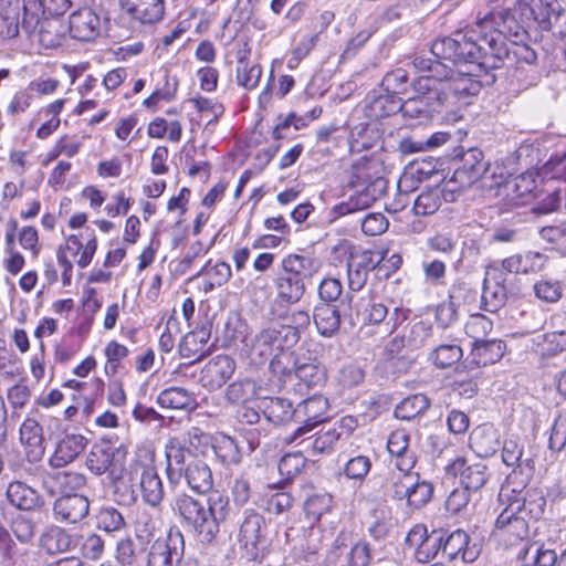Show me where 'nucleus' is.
Segmentation results:
<instances>
[{
  "mask_svg": "<svg viewBox=\"0 0 566 566\" xmlns=\"http://www.w3.org/2000/svg\"><path fill=\"white\" fill-rule=\"evenodd\" d=\"M124 11L142 23H154L164 14L163 0H120Z\"/></svg>",
  "mask_w": 566,
  "mask_h": 566,
  "instance_id": "nucleus-26",
  "label": "nucleus"
},
{
  "mask_svg": "<svg viewBox=\"0 0 566 566\" xmlns=\"http://www.w3.org/2000/svg\"><path fill=\"white\" fill-rule=\"evenodd\" d=\"M102 29L99 15L91 8H81L69 17L67 31L71 38L88 42L95 40Z\"/></svg>",
  "mask_w": 566,
  "mask_h": 566,
  "instance_id": "nucleus-16",
  "label": "nucleus"
},
{
  "mask_svg": "<svg viewBox=\"0 0 566 566\" xmlns=\"http://www.w3.org/2000/svg\"><path fill=\"white\" fill-rule=\"evenodd\" d=\"M277 295L286 303H296L305 292V283L283 274L276 281Z\"/></svg>",
  "mask_w": 566,
  "mask_h": 566,
  "instance_id": "nucleus-48",
  "label": "nucleus"
},
{
  "mask_svg": "<svg viewBox=\"0 0 566 566\" xmlns=\"http://www.w3.org/2000/svg\"><path fill=\"white\" fill-rule=\"evenodd\" d=\"M327 409L328 401L321 395H314L300 402L296 407L297 419L304 421L305 426L298 427L286 441L289 443L293 442L312 427L324 421L326 419Z\"/></svg>",
  "mask_w": 566,
  "mask_h": 566,
  "instance_id": "nucleus-18",
  "label": "nucleus"
},
{
  "mask_svg": "<svg viewBox=\"0 0 566 566\" xmlns=\"http://www.w3.org/2000/svg\"><path fill=\"white\" fill-rule=\"evenodd\" d=\"M20 441L25 449L27 459L39 462L45 451L42 426L32 418H27L20 428Z\"/></svg>",
  "mask_w": 566,
  "mask_h": 566,
  "instance_id": "nucleus-24",
  "label": "nucleus"
},
{
  "mask_svg": "<svg viewBox=\"0 0 566 566\" xmlns=\"http://www.w3.org/2000/svg\"><path fill=\"white\" fill-rule=\"evenodd\" d=\"M412 64L420 73H428L437 82V86L443 87L446 95L444 106L450 104L451 97L468 96L478 90V83L469 77H453V70L441 61L431 57L416 56Z\"/></svg>",
  "mask_w": 566,
  "mask_h": 566,
  "instance_id": "nucleus-5",
  "label": "nucleus"
},
{
  "mask_svg": "<svg viewBox=\"0 0 566 566\" xmlns=\"http://www.w3.org/2000/svg\"><path fill=\"white\" fill-rule=\"evenodd\" d=\"M533 290L538 300L548 304L557 303L563 296V286L557 280H539L534 284Z\"/></svg>",
  "mask_w": 566,
  "mask_h": 566,
  "instance_id": "nucleus-54",
  "label": "nucleus"
},
{
  "mask_svg": "<svg viewBox=\"0 0 566 566\" xmlns=\"http://www.w3.org/2000/svg\"><path fill=\"white\" fill-rule=\"evenodd\" d=\"M491 7V10L482 14L478 13L476 28L492 27L496 24L501 27L515 23L516 30L514 35L517 38L521 32L526 29L539 28L544 31H553L562 38L566 36V10L563 9L558 0H516L514 8L503 13L499 9L505 0H484Z\"/></svg>",
  "mask_w": 566,
  "mask_h": 566,
  "instance_id": "nucleus-1",
  "label": "nucleus"
},
{
  "mask_svg": "<svg viewBox=\"0 0 566 566\" xmlns=\"http://www.w3.org/2000/svg\"><path fill=\"white\" fill-rule=\"evenodd\" d=\"M214 455L223 465L237 464L240 453L234 440L223 433H214Z\"/></svg>",
  "mask_w": 566,
  "mask_h": 566,
  "instance_id": "nucleus-46",
  "label": "nucleus"
},
{
  "mask_svg": "<svg viewBox=\"0 0 566 566\" xmlns=\"http://www.w3.org/2000/svg\"><path fill=\"white\" fill-rule=\"evenodd\" d=\"M436 83L428 73H423L413 82L416 95L401 102V113L405 118L423 124L444 107L443 87L437 86Z\"/></svg>",
  "mask_w": 566,
  "mask_h": 566,
  "instance_id": "nucleus-4",
  "label": "nucleus"
},
{
  "mask_svg": "<svg viewBox=\"0 0 566 566\" xmlns=\"http://www.w3.org/2000/svg\"><path fill=\"white\" fill-rule=\"evenodd\" d=\"M212 332V321L207 318L200 327L185 335L179 344V353L184 358L198 361L210 354L212 344L208 345Z\"/></svg>",
  "mask_w": 566,
  "mask_h": 566,
  "instance_id": "nucleus-17",
  "label": "nucleus"
},
{
  "mask_svg": "<svg viewBox=\"0 0 566 566\" xmlns=\"http://www.w3.org/2000/svg\"><path fill=\"white\" fill-rule=\"evenodd\" d=\"M492 328V321L480 313L472 314L464 326L465 334L473 339L472 343L484 340Z\"/></svg>",
  "mask_w": 566,
  "mask_h": 566,
  "instance_id": "nucleus-53",
  "label": "nucleus"
},
{
  "mask_svg": "<svg viewBox=\"0 0 566 566\" xmlns=\"http://www.w3.org/2000/svg\"><path fill=\"white\" fill-rule=\"evenodd\" d=\"M305 465V458L300 453L285 454L279 462L277 469L282 476L290 480L301 472Z\"/></svg>",
  "mask_w": 566,
  "mask_h": 566,
  "instance_id": "nucleus-63",
  "label": "nucleus"
},
{
  "mask_svg": "<svg viewBox=\"0 0 566 566\" xmlns=\"http://www.w3.org/2000/svg\"><path fill=\"white\" fill-rule=\"evenodd\" d=\"M548 262V256L542 252L527 250L524 252L512 254L502 260L501 270L515 275H530L542 272Z\"/></svg>",
  "mask_w": 566,
  "mask_h": 566,
  "instance_id": "nucleus-15",
  "label": "nucleus"
},
{
  "mask_svg": "<svg viewBox=\"0 0 566 566\" xmlns=\"http://www.w3.org/2000/svg\"><path fill=\"white\" fill-rule=\"evenodd\" d=\"M186 478L192 491L203 495L202 500H196L187 495L177 499L176 507L180 515L201 537V542L212 541V471L202 461H196L186 470Z\"/></svg>",
  "mask_w": 566,
  "mask_h": 566,
  "instance_id": "nucleus-2",
  "label": "nucleus"
},
{
  "mask_svg": "<svg viewBox=\"0 0 566 566\" xmlns=\"http://www.w3.org/2000/svg\"><path fill=\"white\" fill-rule=\"evenodd\" d=\"M245 53V50H240L237 54V80L239 85L247 90H252L258 85L262 70L260 65L251 64L247 60Z\"/></svg>",
  "mask_w": 566,
  "mask_h": 566,
  "instance_id": "nucleus-38",
  "label": "nucleus"
},
{
  "mask_svg": "<svg viewBox=\"0 0 566 566\" xmlns=\"http://www.w3.org/2000/svg\"><path fill=\"white\" fill-rule=\"evenodd\" d=\"M416 475L417 473L412 470L391 473L389 480L386 483V491L392 499L399 501L406 500L407 496L410 495L409 491L413 485L412 482L415 481Z\"/></svg>",
  "mask_w": 566,
  "mask_h": 566,
  "instance_id": "nucleus-43",
  "label": "nucleus"
},
{
  "mask_svg": "<svg viewBox=\"0 0 566 566\" xmlns=\"http://www.w3.org/2000/svg\"><path fill=\"white\" fill-rule=\"evenodd\" d=\"M450 475L458 476L463 488L479 491L488 482L490 472L483 461L457 458L447 467Z\"/></svg>",
  "mask_w": 566,
  "mask_h": 566,
  "instance_id": "nucleus-14",
  "label": "nucleus"
},
{
  "mask_svg": "<svg viewBox=\"0 0 566 566\" xmlns=\"http://www.w3.org/2000/svg\"><path fill=\"white\" fill-rule=\"evenodd\" d=\"M296 364V357L292 352L282 350L272 358L270 370L282 380L290 377L292 373L295 374Z\"/></svg>",
  "mask_w": 566,
  "mask_h": 566,
  "instance_id": "nucleus-56",
  "label": "nucleus"
},
{
  "mask_svg": "<svg viewBox=\"0 0 566 566\" xmlns=\"http://www.w3.org/2000/svg\"><path fill=\"white\" fill-rule=\"evenodd\" d=\"M184 552V538L180 532L169 531L165 537L151 543L147 553V566H174Z\"/></svg>",
  "mask_w": 566,
  "mask_h": 566,
  "instance_id": "nucleus-12",
  "label": "nucleus"
},
{
  "mask_svg": "<svg viewBox=\"0 0 566 566\" xmlns=\"http://www.w3.org/2000/svg\"><path fill=\"white\" fill-rule=\"evenodd\" d=\"M470 447L481 458L493 455L500 447L499 431L490 424L479 426L470 436Z\"/></svg>",
  "mask_w": 566,
  "mask_h": 566,
  "instance_id": "nucleus-27",
  "label": "nucleus"
},
{
  "mask_svg": "<svg viewBox=\"0 0 566 566\" xmlns=\"http://www.w3.org/2000/svg\"><path fill=\"white\" fill-rule=\"evenodd\" d=\"M361 321L365 325H378L384 323L385 318L389 315L388 307L376 301H369L363 308Z\"/></svg>",
  "mask_w": 566,
  "mask_h": 566,
  "instance_id": "nucleus-64",
  "label": "nucleus"
},
{
  "mask_svg": "<svg viewBox=\"0 0 566 566\" xmlns=\"http://www.w3.org/2000/svg\"><path fill=\"white\" fill-rule=\"evenodd\" d=\"M157 402L161 408L181 410L191 407L192 397L181 387H170L158 395Z\"/></svg>",
  "mask_w": 566,
  "mask_h": 566,
  "instance_id": "nucleus-44",
  "label": "nucleus"
},
{
  "mask_svg": "<svg viewBox=\"0 0 566 566\" xmlns=\"http://www.w3.org/2000/svg\"><path fill=\"white\" fill-rule=\"evenodd\" d=\"M478 556L479 548L475 545L470 546V537L464 531L455 530L451 533L443 531L442 558L472 563Z\"/></svg>",
  "mask_w": 566,
  "mask_h": 566,
  "instance_id": "nucleus-19",
  "label": "nucleus"
},
{
  "mask_svg": "<svg viewBox=\"0 0 566 566\" xmlns=\"http://www.w3.org/2000/svg\"><path fill=\"white\" fill-rule=\"evenodd\" d=\"M370 116L375 118L388 117L398 111L401 112V101L398 96L386 94L373 99L369 105Z\"/></svg>",
  "mask_w": 566,
  "mask_h": 566,
  "instance_id": "nucleus-49",
  "label": "nucleus"
},
{
  "mask_svg": "<svg viewBox=\"0 0 566 566\" xmlns=\"http://www.w3.org/2000/svg\"><path fill=\"white\" fill-rule=\"evenodd\" d=\"M412 484L409 491L410 495L406 499L407 505L415 510L421 509L432 499L434 490L433 484L422 480L419 473H417Z\"/></svg>",
  "mask_w": 566,
  "mask_h": 566,
  "instance_id": "nucleus-47",
  "label": "nucleus"
},
{
  "mask_svg": "<svg viewBox=\"0 0 566 566\" xmlns=\"http://www.w3.org/2000/svg\"><path fill=\"white\" fill-rule=\"evenodd\" d=\"M506 345L501 339H484L472 343V364L478 367L497 363L505 353Z\"/></svg>",
  "mask_w": 566,
  "mask_h": 566,
  "instance_id": "nucleus-28",
  "label": "nucleus"
},
{
  "mask_svg": "<svg viewBox=\"0 0 566 566\" xmlns=\"http://www.w3.org/2000/svg\"><path fill=\"white\" fill-rule=\"evenodd\" d=\"M533 343L542 355L555 356L566 350V331L539 334Z\"/></svg>",
  "mask_w": 566,
  "mask_h": 566,
  "instance_id": "nucleus-41",
  "label": "nucleus"
},
{
  "mask_svg": "<svg viewBox=\"0 0 566 566\" xmlns=\"http://www.w3.org/2000/svg\"><path fill=\"white\" fill-rule=\"evenodd\" d=\"M284 274L305 283L316 271L313 259L298 254H290L282 261Z\"/></svg>",
  "mask_w": 566,
  "mask_h": 566,
  "instance_id": "nucleus-34",
  "label": "nucleus"
},
{
  "mask_svg": "<svg viewBox=\"0 0 566 566\" xmlns=\"http://www.w3.org/2000/svg\"><path fill=\"white\" fill-rule=\"evenodd\" d=\"M513 505H518V512L533 520H538L544 513V506L546 504L545 499L542 495L534 494L530 499H515L511 502Z\"/></svg>",
  "mask_w": 566,
  "mask_h": 566,
  "instance_id": "nucleus-60",
  "label": "nucleus"
},
{
  "mask_svg": "<svg viewBox=\"0 0 566 566\" xmlns=\"http://www.w3.org/2000/svg\"><path fill=\"white\" fill-rule=\"evenodd\" d=\"M507 66L518 65L522 63L532 64L537 59L535 51L524 43L507 41Z\"/></svg>",
  "mask_w": 566,
  "mask_h": 566,
  "instance_id": "nucleus-58",
  "label": "nucleus"
},
{
  "mask_svg": "<svg viewBox=\"0 0 566 566\" xmlns=\"http://www.w3.org/2000/svg\"><path fill=\"white\" fill-rule=\"evenodd\" d=\"M167 460V474L174 481L181 476L185 471L186 449L179 443L177 439H170L165 448Z\"/></svg>",
  "mask_w": 566,
  "mask_h": 566,
  "instance_id": "nucleus-40",
  "label": "nucleus"
},
{
  "mask_svg": "<svg viewBox=\"0 0 566 566\" xmlns=\"http://www.w3.org/2000/svg\"><path fill=\"white\" fill-rule=\"evenodd\" d=\"M140 492L144 502L151 506H157L163 500V483L153 468L144 469L140 478Z\"/></svg>",
  "mask_w": 566,
  "mask_h": 566,
  "instance_id": "nucleus-35",
  "label": "nucleus"
},
{
  "mask_svg": "<svg viewBox=\"0 0 566 566\" xmlns=\"http://www.w3.org/2000/svg\"><path fill=\"white\" fill-rule=\"evenodd\" d=\"M332 496L328 494H314L304 503V512L308 520L317 522L331 510Z\"/></svg>",
  "mask_w": 566,
  "mask_h": 566,
  "instance_id": "nucleus-57",
  "label": "nucleus"
},
{
  "mask_svg": "<svg viewBox=\"0 0 566 566\" xmlns=\"http://www.w3.org/2000/svg\"><path fill=\"white\" fill-rule=\"evenodd\" d=\"M521 566H566V549L560 555L543 544L533 543L526 545L517 555Z\"/></svg>",
  "mask_w": 566,
  "mask_h": 566,
  "instance_id": "nucleus-25",
  "label": "nucleus"
},
{
  "mask_svg": "<svg viewBox=\"0 0 566 566\" xmlns=\"http://www.w3.org/2000/svg\"><path fill=\"white\" fill-rule=\"evenodd\" d=\"M431 176V170H424L419 166H410L400 176L397 190L403 193H411L418 189L419 184L423 179H428Z\"/></svg>",
  "mask_w": 566,
  "mask_h": 566,
  "instance_id": "nucleus-50",
  "label": "nucleus"
},
{
  "mask_svg": "<svg viewBox=\"0 0 566 566\" xmlns=\"http://www.w3.org/2000/svg\"><path fill=\"white\" fill-rule=\"evenodd\" d=\"M523 446L518 444L515 440L507 439L503 443L502 460L507 467L532 469L533 461L531 459H522Z\"/></svg>",
  "mask_w": 566,
  "mask_h": 566,
  "instance_id": "nucleus-51",
  "label": "nucleus"
},
{
  "mask_svg": "<svg viewBox=\"0 0 566 566\" xmlns=\"http://www.w3.org/2000/svg\"><path fill=\"white\" fill-rule=\"evenodd\" d=\"M489 27H484L480 29V42L479 46L482 49L479 50L478 55H481L476 59V65L484 70H495L506 65L509 49H507V39L505 36V32H511L514 34L516 27L512 25H502L486 31Z\"/></svg>",
  "mask_w": 566,
  "mask_h": 566,
  "instance_id": "nucleus-7",
  "label": "nucleus"
},
{
  "mask_svg": "<svg viewBox=\"0 0 566 566\" xmlns=\"http://www.w3.org/2000/svg\"><path fill=\"white\" fill-rule=\"evenodd\" d=\"M263 523L264 520L260 514L251 513L245 516L241 524L240 541L247 549L251 548L249 556L253 559L258 556L255 551L260 542Z\"/></svg>",
  "mask_w": 566,
  "mask_h": 566,
  "instance_id": "nucleus-32",
  "label": "nucleus"
},
{
  "mask_svg": "<svg viewBox=\"0 0 566 566\" xmlns=\"http://www.w3.org/2000/svg\"><path fill=\"white\" fill-rule=\"evenodd\" d=\"M410 434L405 429L392 431L387 440V450L394 458L398 471L412 470L417 462L415 452L409 448Z\"/></svg>",
  "mask_w": 566,
  "mask_h": 566,
  "instance_id": "nucleus-23",
  "label": "nucleus"
},
{
  "mask_svg": "<svg viewBox=\"0 0 566 566\" xmlns=\"http://www.w3.org/2000/svg\"><path fill=\"white\" fill-rule=\"evenodd\" d=\"M429 406L430 401L424 395H411L397 405L395 416L401 420H412L422 415Z\"/></svg>",
  "mask_w": 566,
  "mask_h": 566,
  "instance_id": "nucleus-42",
  "label": "nucleus"
},
{
  "mask_svg": "<svg viewBox=\"0 0 566 566\" xmlns=\"http://www.w3.org/2000/svg\"><path fill=\"white\" fill-rule=\"evenodd\" d=\"M509 276L499 266H490L483 281L482 303L488 312L495 313L507 301Z\"/></svg>",
  "mask_w": 566,
  "mask_h": 566,
  "instance_id": "nucleus-13",
  "label": "nucleus"
},
{
  "mask_svg": "<svg viewBox=\"0 0 566 566\" xmlns=\"http://www.w3.org/2000/svg\"><path fill=\"white\" fill-rule=\"evenodd\" d=\"M442 195L444 200H454L453 193L440 189H429L421 192L413 202V212L417 216H429L434 213L442 203Z\"/></svg>",
  "mask_w": 566,
  "mask_h": 566,
  "instance_id": "nucleus-33",
  "label": "nucleus"
},
{
  "mask_svg": "<svg viewBox=\"0 0 566 566\" xmlns=\"http://www.w3.org/2000/svg\"><path fill=\"white\" fill-rule=\"evenodd\" d=\"M295 376L305 386L315 387L325 380V370L313 363L296 364Z\"/></svg>",
  "mask_w": 566,
  "mask_h": 566,
  "instance_id": "nucleus-59",
  "label": "nucleus"
},
{
  "mask_svg": "<svg viewBox=\"0 0 566 566\" xmlns=\"http://www.w3.org/2000/svg\"><path fill=\"white\" fill-rule=\"evenodd\" d=\"M87 439L80 433H66L55 444L49 465L61 469L72 463L86 448Z\"/></svg>",
  "mask_w": 566,
  "mask_h": 566,
  "instance_id": "nucleus-22",
  "label": "nucleus"
},
{
  "mask_svg": "<svg viewBox=\"0 0 566 566\" xmlns=\"http://www.w3.org/2000/svg\"><path fill=\"white\" fill-rule=\"evenodd\" d=\"M96 524L99 530L113 533L124 527L125 520L120 512L115 507L104 506L96 515Z\"/></svg>",
  "mask_w": 566,
  "mask_h": 566,
  "instance_id": "nucleus-55",
  "label": "nucleus"
},
{
  "mask_svg": "<svg viewBox=\"0 0 566 566\" xmlns=\"http://www.w3.org/2000/svg\"><path fill=\"white\" fill-rule=\"evenodd\" d=\"M265 418L274 424H284L294 417L297 419L296 408L285 398L272 397L262 401Z\"/></svg>",
  "mask_w": 566,
  "mask_h": 566,
  "instance_id": "nucleus-30",
  "label": "nucleus"
},
{
  "mask_svg": "<svg viewBox=\"0 0 566 566\" xmlns=\"http://www.w3.org/2000/svg\"><path fill=\"white\" fill-rule=\"evenodd\" d=\"M40 543L49 554H59L69 551L73 541L63 528L52 526L41 536Z\"/></svg>",
  "mask_w": 566,
  "mask_h": 566,
  "instance_id": "nucleus-39",
  "label": "nucleus"
},
{
  "mask_svg": "<svg viewBox=\"0 0 566 566\" xmlns=\"http://www.w3.org/2000/svg\"><path fill=\"white\" fill-rule=\"evenodd\" d=\"M518 510V505L510 503L495 521L492 535L505 547L515 546L528 538V521Z\"/></svg>",
  "mask_w": 566,
  "mask_h": 566,
  "instance_id": "nucleus-8",
  "label": "nucleus"
},
{
  "mask_svg": "<svg viewBox=\"0 0 566 566\" xmlns=\"http://www.w3.org/2000/svg\"><path fill=\"white\" fill-rule=\"evenodd\" d=\"M349 180L355 193L346 203L347 212L370 207L385 195L388 186L380 161L367 157H360L352 165Z\"/></svg>",
  "mask_w": 566,
  "mask_h": 566,
  "instance_id": "nucleus-3",
  "label": "nucleus"
},
{
  "mask_svg": "<svg viewBox=\"0 0 566 566\" xmlns=\"http://www.w3.org/2000/svg\"><path fill=\"white\" fill-rule=\"evenodd\" d=\"M462 348L455 344H442L437 346L429 355L430 361L439 369H446L462 358Z\"/></svg>",
  "mask_w": 566,
  "mask_h": 566,
  "instance_id": "nucleus-45",
  "label": "nucleus"
},
{
  "mask_svg": "<svg viewBox=\"0 0 566 566\" xmlns=\"http://www.w3.org/2000/svg\"><path fill=\"white\" fill-rule=\"evenodd\" d=\"M90 511L88 499L78 493L65 494L55 500L53 514L56 521L75 524Z\"/></svg>",
  "mask_w": 566,
  "mask_h": 566,
  "instance_id": "nucleus-21",
  "label": "nucleus"
},
{
  "mask_svg": "<svg viewBox=\"0 0 566 566\" xmlns=\"http://www.w3.org/2000/svg\"><path fill=\"white\" fill-rule=\"evenodd\" d=\"M8 501L19 510L31 511L41 506V496L23 482H11L7 489Z\"/></svg>",
  "mask_w": 566,
  "mask_h": 566,
  "instance_id": "nucleus-29",
  "label": "nucleus"
},
{
  "mask_svg": "<svg viewBox=\"0 0 566 566\" xmlns=\"http://www.w3.org/2000/svg\"><path fill=\"white\" fill-rule=\"evenodd\" d=\"M352 302V295L346 294L338 305L328 303L316 304L313 311V319L317 332L324 337H333L338 333L342 321L348 322L353 326L355 322L350 313Z\"/></svg>",
  "mask_w": 566,
  "mask_h": 566,
  "instance_id": "nucleus-9",
  "label": "nucleus"
},
{
  "mask_svg": "<svg viewBox=\"0 0 566 566\" xmlns=\"http://www.w3.org/2000/svg\"><path fill=\"white\" fill-rule=\"evenodd\" d=\"M443 531L434 530L415 554L420 563H427L430 559L442 557Z\"/></svg>",
  "mask_w": 566,
  "mask_h": 566,
  "instance_id": "nucleus-52",
  "label": "nucleus"
},
{
  "mask_svg": "<svg viewBox=\"0 0 566 566\" xmlns=\"http://www.w3.org/2000/svg\"><path fill=\"white\" fill-rule=\"evenodd\" d=\"M539 238L562 255H566V219L554 221L538 230Z\"/></svg>",
  "mask_w": 566,
  "mask_h": 566,
  "instance_id": "nucleus-37",
  "label": "nucleus"
},
{
  "mask_svg": "<svg viewBox=\"0 0 566 566\" xmlns=\"http://www.w3.org/2000/svg\"><path fill=\"white\" fill-rule=\"evenodd\" d=\"M407 82V71L403 69H397L384 76L381 85L388 94L397 96L406 91Z\"/></svg>",
  "mask_w": 566,
  "mask_h": 566,
  "instance_id": "nucleus-62",
  "label": "nucleus"
},
{
  "mask_svg": "<svg viewBox=\"0 0 566 566\" xmlns=\"http://www.w3.org/2000/svg\"><path fill=\"white\" fill-rule=\"evenodd\" d=\"M373 269L374 264L368 255L350 256L347 262V281L349 290L353 292L360 291L367 282L369 271Z\"/></svg>",
  "mask_w": 566,
  "mask_h": 566,
  "instance_id": "nucleus-31",
  "label": "nucleus"
},
{
  "mask_svg": "<svg viewBox=\"0 0 566 566\" xmlns=\"http://www.w3.org/2000/svg\"><path fill=\"white\" fill-rule=\"evenodd\" d=\"M22 29L44 49L60 46L66 35L67 28L59 17L44 18L42 20L32 17H23Z\"/></svg>",
  "mask_w": 566,
  "mask_h": 566,
  "instance_id": "nucleus-11",
  "label": "nucleus"
},
{
  "mask_svg": "<svg viewBox=\"0 0 566 566\" xmlns=\"http://www.w3.org/2000/svg\"><path fill=\"white\" fill-rule=\"evenodd\" d=\"M549 449L553 451H562L566 446V412H559L555 418L551 428L548 439Z\"/></svg>",
  "mask_w": 566,
  "mask_h": 566,
  "instance_id": "nucleus-61",
  "label": "nucleus"
},
{
  "mask_svg": "<svg viewBox=\"0 0 566 566\" xmlns=\"http://www.w3.org/2000/svg\"><path fill=\"white\" fill-rule=\"evenodd\" d=\"M480 42V29L465 33L457 32L454 36L437 39L431 45L433 61H448L453 65L458 63L476 64Z\"/></svg>",
  "mask_w": 566,
  "mask_h": 566,
  "instance_id": "nucleus-6",
  "label": "nucleus"
},
{
  "mask_svg": "<svg viewBox=\"0 0 566 566\" xmlns=\"http://www.w3.org/2000/svg\"><path fill=\"white\" fill-rule=\"evenodd\" d=\"M486 166L481 149H468L463 153L461 165L455 169L453 177L444 181V191L455 193L472 186L485 174Z\"/></svg>",
  "mask_w": 566,
  "mask_h": 566,
  "instance_id": "nucleus-10",
  "label": "nucleus"
},
{
  "mask_svg": "<svg viewBox=\"0 0 566 566\" xmlns=\"http://www.w3.org/2000/svg\"><path fill=\"white\" fill-rule=\"evenodd\" d=\"M86 484V476L72 470H57L49 472L43 478V488L54 496L77 493Z\"/></svg>",
  "mask_w": 566,
  "mask_h": 566,
  "instance_id": "nucleus-20",
  "label": "nucleus"
},
{
  "mask_svg": "<svg viewBox=\"0 0 566 566\" xmlns=\"http://www.w3.org/2000/svg\"><path fill=\"white\" fill-rule=\"evenodd\" d=\"M113 448L95 443L86 457L85 464L92 473L101 475L109 470L113 464Z\"/></svg>",
  "mask_w": 566,
  "mask_h": 566,
  "instance_id": "nucleus-36",
  "label": "nucleus"
}]
</instances>
